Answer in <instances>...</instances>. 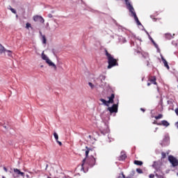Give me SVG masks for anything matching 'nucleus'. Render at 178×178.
<instances>
[{
    "mask_svg": "<svg viewBox=\"0 0 178 178\" xmlns=\"http://www.w3.org/2000/svg\"><path fill=\"white\" fill-rule=\"evenodd\" d=\"M161 59L163 60L165 67L169 70V65H168V61H166V60L163 58V56H161Z\"/></svg>",
    "mask_w": 178,
    "mask_h": 178,
    "instance_id": "9d476101",
    "label": "nucleus"
},
{
    "mask_svg": "<svg viewBox=\"0 0 178 178\" xmlns=\"http://www.w3.org/2000/svg\"><path fill=\"white\" fill-rule=\"evenodd\" d=\"M42 44H47V38H45V35H42Z\"/></svg>",
    "mask_w": 178,
    "mask_h": 178,
    "instance_id": "f3484780",
    "label": "nucleus"
},
{
    "mask_svg": "<svg viewBox=\"0 0 178 178\" xmlns=\"http://www.w3.org/2000/svg\"><path fill=\"white\" fill-rule=\"evenodd\" d=\"M31 27V24L30 23H26V29H30Z\"/></svg>",
    "mask_w": 178,
    "mask_h": 178,
    "instance_id": "4be33fe9",
    "label": "nucleus"
},
{
    "mask_svg": "<svg viewBox=\"0 0 178 178\" xmlns=\"http://www.w3.org/2000/svg\"><path fill=\"white\" fill-rule=\"evenodd\" d=\"M54 29H56V26H55Z\"/></svg>",
    "mask_w": 178,
    "mask_h": 178,
    "instance_id": "8fccbe9b",
    "label": "nucleus"
},
{
    "mask_svg": "<svg viewBox=\"0 0 178 178\" xmlns=\"http://www.w3.org/2000/svg\"><path fill=\"white\" fill-rule=\"evenodd\" d=\"M86 158H85V159L83 160V161H82V165H81L82 169H84L83 166H84V163H86Z\"/></svg>",
    "mask_w": 178,
    "mask_h": 178,
    "instance_id": "b1692460",
    "label": "nucleus"
},
{
    "mask_svg": "<svg viewBox=\"0 0 178 178\" xmlns=\"http://www.w3.org/2000/svg\"><path fill=\"white\" fill-rule=\"evenodd\" d=\"M140 111H143V112H145V110H144V108H140Z\"/></svg>",
    "mask_w": 178,
    "mask_h": 178,
    "instance_id": "4c0bfd02",
    "label": "nucleus"
},
{
    "mask_svg": "<svg viewBox=\"0 0 178 178\" xmlns=\"http://www.w3.org/2000/svg\"><path fill=\"white\" fill-rule=\"evenodd\" d=\"M156 162H154V164L152 165L153 168H155V165H156Z\"/></svg>",
    "mask_w": 178,
    "mask_h": 178,
    "instance_id": "c9c22d12",
    "label": "nucleus"
},
{
    "mask_svg": "<svg viewBox=\"0 0 178 178\" xmlns=\"http://www.w3.org/2000/svg\"><path fill=\"white\" fill-rule=\"evenodd\" d=\"M149 38L151 40V41H153V40H154V39H152V38H151L150 35H149Z\"/></svg>",
    "mask_w": 178,
    "mask_h": 178,
    "instance_id": "f704fd0d",
    "label": "nucleus"
},
{
    "mask_svg": "<svg viewBox=\"0 0 178 178\" xmlns=\"http://www.w3.org/2000/svg\"><path fill=\"white\" fill-rule=\"evenodd\" d=\"M162 117H163L162 114H160V115H159L158 116H156V117H155V119H156V120H158V119H162Z\"/></svg>",
    "mask_w": 178,
    "mask_h": 178,
    "instance_id": "5701e85b",
    "label": "nucleus"
},
{
    "mask_svg": "<svg viewBox=\"0 0 178 178\" xmlns=\"http://www.w3.org/2000/svg\"><path fill=\"white\" fill-rule=\"evenodd\" d=\"M119 101H118L117 104H113L112 107H108L107 108L109 111L110 113H118V106Z\"/></svg>",
    "mask_w": 178,
    "mask_h": 178,
    "instance_id": "39448f33",
    "label": "nucleus"
},
{
    "mask_svg": "<svg viewBox=\"0 0 178 178\" xmlns=\"http://www.w3.org/2000/svg\"><path fill=\"white\" fill-rule=\"evenodd\" d=\"M47 26H49V23H47Z\"/></svg>",
    "mask_w": 178,
    "mask_h": 178,
    "instance_id": "c03bdc74",
    "label": "nucleus"
},
{
    "mask_svg": "<svg viewBox=\"0 0 178 178\" xmlns=\"http://www.w3.org/2000/svg\"><path fill=\"white\" fill-rule=\"evenodd\" d=\"M48 17H49L50 19L52 18V14H48Z\"/></svg>",
    "mask_w": 178,
    "mask_h": 178,
    "instance_id": "c85d7f7f",
    "label": "nucleus"
},
{
    "mask_svg": "<svg viewBox=\"0 0 178 178\" xmlns=\"http://www.w3.org/2000/svg\"><path fill=\"white\" fill-rule=\"evenodd\" d=\"M56 143H58V144L59 145H62V142L59 141V140H56Z\"/></svg>",
    "mask_w": 178,
    "mask_h": 178,
    "instance_id": "cd10ccee",
    "label": "nucleus"
},
{
    "mask_svg": "<svg viewBox=\"0 0 178 178\" xmlns=\"http://www.w3.org/2000/svg\"><path fill=\"white\" fill-rule=\"evenodd\" d=\"M99 80L102 81H102H104V80H105V76H104V75H100L99 76Z\"/></svg>",
    "mask_w": 178,
    "mask_h": 178,
    "instance_id": "6ab92c4d",
    "label": "nucleus"
},
{
    "mask_svg": "<svg viewBox=\"0 0 178 178\" xmlns=\"http://www.w3.org/2000/svg\"><path fill=\"white\" fill-rule=\"evenodd\" d=\"M106 55L107 56L108 59V69H112L113 66H118V62L116 61V59H115L111 54L108 53V51H106Z\"/></svg>",
    "mask_w": 178,
    "mask_h": 178,
    "instance_id": "f03ea898",
    "label": "nucleus"
},
{
    "mask_svg": "<svg viewBox=\"0 0 178 178\" xmlns=\"http://www.w3.org/2000/svg\"><path fill=\"white\" fill-rule=\"evenodd\" d=\"M175 113L177 115V116H178V108H176L175 109Z\"/></svg>",
    "mask_w": 178,
    "mask_h": 178,
    "instance_id": "c756f323",
    "label": "nucleus"
},
{
    "mask_svg": "<svg viewBox=\"0 0 178 178\" xmlns=\"http://www.w3.org/2000/svg\"><path fill=\"white\" fill-rule=\"evenodd\" d=\"M26 177H29V175H26Z\"/></svg>",
    "mask_w": 178,
    "mask_h": 178,
    "instance_id": "49530a36",
    "label": "nucleus"
},
{
    "mask_svg": "<svg viewBox=\"0 0 178 178\" xmlns=\"http://www.w3.org/2000/svg\"><path fill=\"white\" fill-rule=\"evenodd\" d=\"M33 20L34 22H40V23H44L45 22V19H44L40 15H35L33 16Z\"/></svg>",
    "mask_w": 178,
    "mask_h": 178,
    "instance_id": "423d86ee",
    "label": "nucleus"
},
{
    "mask_svg": "<svg viewBox=\"0 0 178 178\" xmlns=\"http://www.w3.org/2000/svg\"><path fill=\"white\" fill-rule=\"evenodd\" d=\"M54 136L55 138V140L57 141L58 140H59V136H58V134H56V132L54 133Z\"/></svg>",
    "mask_w": 178,
    "mask_h": 178,
    "instance_id": "a211bd4d",
    "label": "nucleus"
},
{
    "mask_svg": "<svg viewBox=\"0 0 178 178\" xmlns=\"http://www.w3.org/2000/svg\"><path fill=\"white\" fill-rule=\"evenodd\" d=\"M88 86H90V88H92V89L94 88V87H95V86H94V84H92V83H91V82H89V83H88Z\"/></svg>",
    "mask_w": 178,
    "mask_h": 178,
    "instance_id": "393cba45",
    "label": "nucleus"
},
{
    "mask_svg": "<svg viewBox=\"0 0 178 178\" xmlns=\"http://www.w3.org/2000/svg\"><path fill=\"white\" fill-rule=\"evenodd\" d=\"M159 124V126L163 125L165 127H168L170 126V124L169 122H168V121H166V120H163V121H161V124Z\"/></svg>",
    "mask_w": 178,
    "mask_h": 178,
    "instance_id": "0eeeda50",
    "label": "nucleus"
},
{
    "mask_svg": "<svg viewBox=\"0 0 178 178\" xmlns=\"http://www.w3.org/2000/svg\"><path fill=\"white\" fill-rule=\"evenodd\" d=\"M100 101H101V102H103V105H105L106 106H109L108 101H106L104 99H100Z\"/></svg>",
    "mask_w": 178,
    "mask_h": 178,
    "instance_id": "f8f14e48",
    "label": "nucleus"
},
{
    "mask_svg": "<svg viewBox=\"0 0 178 178\" xmlns=\"http://www.w3.org/2000/svg\"><path fill=\"white\" fill-rule=\"evenodd\" d=\"M136 172H137L138 173H143V170H141V169H140V168H137V169H136Z\"/></svg>",
    "mask_w": 178,
    "mask_h": 178,
    "instance_id": "a878e982",
    "label": "nucleus"
},
{
    "mask_svg": "<svg viewBox=\"0 0 178 178\" xmlns=\"http://www.w3.org/2000/svg\"><path fill=\"white\" fill-rule=\"evenodd\" d=\"M113 99H115V95L112 94L111 97H108V101H107L108 104H113Z\"/></svg>",
    "mask_w": 178,
    "mask_h": 178,
    "instance_id": "6e6552de",
    "label": "nucleus"
},
{
    "mask_svg": "<svg viewBox=\"0 0 178 178\" xmlns=\"http://www.w3.org/2000/svg\"><path fill=\"white\" fill-rule=\"evenodd\" d=\"M161 155H162V158H163V159L166 158V153L162 152V153H161Z\"/></svg>",
    "mask_w": 178,
    "mask_h": 178,
    "instance_id": "bb28decb",
    "label": "nucleus"
},
{
    "mask_svg": "<svg viewBox=\"0 0 178 178\" xmlns=\"http://www.w3.org/2000/svg\"><path fill=\"white\" fill-rule=\"evenodd\" d=\"M166 35H168V37H172L171 34H166Z\"/></svg>",
    "mask_w": 178,
    "mask_h": 178,
    "instance_id": "e433bc0d",
    "label": "nucleus"
},
{
    "mask_svg": "<svg viewBox=\"0 0 178 178\" xmlns=\"http://www.w3.org/2000/svg\"><path fill=\"white\" fill-rule=\"evenodd\" d=\"M177 176H178V172H177Z\"/></svg>",
    "mask_w": 178,
    "mask_h": 178,
    "instance_id": "3c124183",
    "label": "nucleus"
},
{
    "mask_svg": "<svg viewBox=\"0 0 178 178\" xmlns=\"http://www.w3.org/2000/svg\"><path fill=\"white\" fill-rule=\"evenodd\" d=\"M51 13H54V11H51Z\"/></svg>",
    "mask_w": 178,
    "mask_h": 178,
    "instance_id": "09e8293b",
    "label": "nucleus"
},
{
    "mask_svg": "<svg viewBox=\"0 0 178 178\" xmlns=\"http://www.w3.org/2000/svg\"><path fill=\"white\" fill-rule=\"evenodd\" d=\"M6 52H7L8 56H12V51L6 50Z\"/></svg>",
    "mask_w": 178,
    "mask_h": 178,
    "instance_id": "aec40b11",
    "label": "nucleus"
},
{
    "mask_svg": "<svg viewBox=\"0 0 178 178\" xmlns=\"http://www.w3.org/2000/svg\"><path fill=\"white\" fill-rule=\"evenodd\" d=\"M86 157L87 158L88 156V154H90V152L91 151L90 148H88V147H86Z\"/></svg>",
    "mask_w": 178,
    "mask_h": 178,
    "instance_id": "ddd939ff",
    "label": "nucleus"
},
{
    "mask_svg": "<svg viewBox=\"0 0 178 178\" xmlns=\"http://www.w3.org/2000/svg\"><path fill=\"white\" fill-rule=\"evenodd\" d=\"M41 67H44V65H41Z\"/></svg>",
    "mask_w": 178,
    "mask_h": 178,
    "instance_id": "de8ad7c7",
    "label": "nucleus"
},
{
    "mask_svg": "<svg viewBox=\"0 0 178 178\" xmlns=\"http://www.w3.org/2000/svg\"><path fill=\"white\" fill-rule=\"evenodd\" d=\"M134 163H135V165H138V166H141V165H143V161L135 160Z\"/></svg>",
    "mask_w": 178,
    "mask_h": 178,
    "instance_id": "dca6fc26",
    "label": "nucleus"
},
{
    "mask_svg": "<svg viewBox=\"0 0 178 178\" xmlns=\"http://www.w3.org/2000/svg\"><path fill=\"white\" fill-rule=\"evenodd\" d=\"M168 160L174 168L178 166V160L175 156H169Z\"/></svg>",
    "mask_w": 178,
    "mask_h": 178,
    "instance_id": "20e7f679",
    "label": "nucleus"
},
{
    "mask_svg": "<svg viewBox=\"0 0 178 178\" xmlns=\"http://www.w3.org/2000/svg\"><path fill=\"white\" fill-rule=\"evenodd\" d=\"M15 173H17V175H21V176H24V172H22L20 170L17 168H14Z\"/></svg>",
    "mask_w": 178,
    "mask_h": 178,
    "instance_id": "9b49d317",
    "label": "nucleus"
},
{
    "mask_svg": "<svg viewBox=\"0 0 178 178\" xmlns=\"http://www.w3.org/2000/svg\"><path fill=\"white\" fill-rule=\"evenodd\" d=\"M3 54H6V49L0 44V55H2Z\"/></svg>",
    "mask_w": 178,
    "mask_h": 178,
    "instance_id": "1a4fd4ad",
    "label": "nucleus"
},
{
    "mask_svg": "<svg viewBox=\"0 0 178 178\" xmlns=\"http://www.w3.org/2000/svg\"><path fill=\"white\" fill-rule=\"evenodd\" d=\"M10 10H11V12L13 13H15V15H16V10H15V8H12L10 6Z\"/></svg>",
    "mask_w": 178,
    "mask_h": 178,
    "instance_id": "412c9836",
    "label": "nucleus"
},
{
    "mask_svg": "<svg viewBox=\"0 0 178 178\" xmlns=\"http://www.w3.org/2000/svg\"><path fill=\"white\" fill-rule=\"evenodd\" d=\"M46 169H48V164L46 165Z\"/></svg>",
    "mask_w": 178,
    "mask_h": 178,
    "instance_id": "79ce46f5",
    "label": "nucleus"
},
{
    "mask_svg": "<svg viewBox=\"0 0 178 178\" xmlns=\"http://www.w3.org/2000/svg\"><path fill=\"white\" fill-rule=\"evenodd\" d=\"M154 47H155L156 48L158 49V44H156V43H154Z\"/></svg>",
    "mask_w": 178,
    "mask_h": 178,
    "instance_id": "473e14b6",
    "label": "nucleus"
},
{
    "mask_svg": "<svg viewBox=\"0 0 178 178\" xmlns=\"http://www.w3.org/2000/svg\"><path fill=\"white\" fill-rule=\"evenodd\" d=\"M154 47H155L156 48L158 49V44H156V43H154Z\"/></svg>",
    "mask_w": 178,
    "mask_h": 178,
    "instance_id": "2f4dec72",
    "label": "nucleus"
},
{
    "mask_svg": "<svg viewBox=\"0 0 178 178\" xmlns=\"http://www.w3.org/2000/svg\"><path fill=\"white\" fill-rule=\"evenodd\" d=\"M3 170H5V172H8V169L6 168V167H3Z\"/></svg>",
    "mask_w": 178,
    "mask_h": 178,
    "instance_id": "72a5a7b5",
    "label": "nucleus"
},
{
    "mask_svg": "<svg viewBox=\"0 0 178 178\" xmlns=\"http://www.w3.org/2000/svg\"><path fill=\"white\" fill-rule=\"evenodd\" d=\"M41 58L42 59H43V60H45L46 63H47L49 66L54 67V70H56V65H55V63L51 62V60H49V58H48V56H47V55L44 54V51H42V53Z\"/></svg>",
    "mask_w": 178,
    "mask_h": 178,
    "instance_id": "7ed1b4c3",
    "label": "nucleus"
},
{
    "mask_svg": "<svg viewBox=\"0 0 178 178\" xmlns=\"http://www.w3.org/2000/svg\"><path fill=\"white\" fill-rule=\"evenodd\" d=\"M124 1L126 2L127 9H129V10L131 13V16H132V17H134V19L135 22H136V24H138V26H141V22H140V20H138V17H137V15L136 14V11L134 10V8L133 7V6H131V4L129 1V0H124Z\"/></svg>",
    "mask_w": 178,
    "mask_h": 178,
    "instance_id": "f257e3e1",
    "label": "nucleus"
},
{
    "mask_svg": "<svg viewBox=\"0 0 178 178\" xmlns=\"http://www.w3.org/2000/svg\"><path fill=\"white\" fill-rule=\"evenodd\" d=\"M147 86H151V83H147Z\"/></svg>",
    "mask_w": 178,
    "mask_h": 178,
    "instance_id": "ea45409f",
    "label": "nucleus"
},
{
    "mask_svg": "<svg viewBox=\"0 0 178 178\" xmlns=\"http://www.w3.org/2000/svg\"><path fill=\"white\" fill-rule=\"evenodd\" d=\"M40 35L42 37V35H42V32H40Z\"/></svg>",
    "mask_w": 178,
    "mask_h": 178,
    "instance_id": "58836bf2",
    "label": "nucleus"
},
{
    "mask_svg": "<svg viewBox=\"0 0 178 178\" xmlns=\"http://www.w3.org/2000/svg\"><path fill=\"white\" fill-rule=\"evenodd\" d=\"M150 83L156 84V78H155V76H154L153 79H150Z\"/></svg>",
    "mask_w": 178,
    "mask_h": 178,
    "instance_id": "2eb2a0df",
    "label": "nucleus"
},
{
    "mask_svg": "<svg viewBox=\"0 0 178 178\" xmlns=\"http://www.w3.org/2000/svg\"><path fill=\"white\" fill-rule=\"evenodd\" d=\"M146 33L147 34V35L149 37V33H148V32L146 31Z\"/></svg>",
    "mask_w": 178,
    "mask_h": 178,
    "instance_id": "a19ab883",
    "label": "nucleus"
},
{
    "mask_svg": "<svg viewBox=\"0 0 178 178\" xmlns=\"http://www.w3.org/2000/svg\"><path fill=\"white\" fill-rule=\"evenodd\" d=\"M152 42H153V44H154L155 43V42L153 40V41H152Z\"/></svg>",
    "mask_w": 178,
    "mask_h": 178,
    "instance_id": "a18cd8bd",
    "label": "nucleus"
},
{
    "mask_svg": "<svg viewBox=\"0 0 178 178\" xmlns=\"http://www.w3.org/2000/svg\"><path fill=\"white\" fill-rule=\"evenodd\" d=\"M3 127H4V129H7L8 128V127H6V126H3Z\"/></svg>",
    "mask_w": 178,
    "mask_h": 178,
    "instance_id": "37998d69",
    "label": "nucleus"
},
{
    "mask_svg": "<svg viewBox=\"0 0 178 178\" xmlns=\"http://www.w3.org/2000/svg\"><path fill=\"white\" fill-rule=\"evenodd\" d=\"M149 177H150V178H154V175H152V174H151V175H149Z\"/></svg>",
    "mask_w": 178,
    "mask_h": 178,
    "instance_id": "7c9ffc66",
    "label": "nucleus"
},
{
    "mask_svg": "<svg viewBox=\"0 0 178 178\" xmlns=\"http://www.w3.org/2000/svg\"><path fill=\"white\" fill-rule=\"evenodd\" d=\"M120 159L123 161V159H126V154L124 152H121V156H120Z\"/></svg>",
    "mask_w": 178,
    "mask_h": 178,
    "instance_id": "4468645a",
    "label": "nucleus"
}]
</instances>
